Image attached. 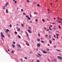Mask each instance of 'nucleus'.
<instances>
[{"mask_svg": "<svg viewBox=\"0 0 62 62\" xmlns=\"http://www.w3.org/2000/svg\"><path fill=\"white\" fill-rule=\"evenodd\" d=\"M50 4H51V5H53V3H51Z\"/></svg>", "mask_w": 62, "mask_h": 62, "instance_id": "49530a36", "label": "nucleus"}, {"mask_svg": "<svg viewBox=\"0 0 62 62\" xmlns=\"http://www.w3.org/2000/svg\"><path fill=\"white\" fill-rule=\"evenodd\" d=\"M37 40L38 41H40V39H37Z\"/></svg>", "mask_w": 62, "mask_h": 62, "instance_id": "aec40b11", "label": "nucleus"}, {"mask_svg": "<svg viewBox=\"0 0 62 62\" xmlns=\"http://www.w3.org/2000/svg\"><path fill=\"white\" fill-rule=\"evenodd\" d=\"M57 18L58 19V20H60V19L58 17Z\"/></svg>", "mask_w": 62, "mask_h": 62, "instance_id": "de8ad7c7", "label": "nucleus"}, {"mask_svg": "<svg viewBox=\"0 0 62 62\" xmlns=\"http://www.w3.org/2000/svg\"><path fill=\"white\" fill-rule=\"evenodd\" d=\"M58 27L60 29H61V27L60 26H59V25Z\"/></svg>", "mask_w": 62, "mask_h": 62, "instance_id": "6ab92c4d", "label": "nucleus"}, {"mask_svg": "<svg viewBox=\"0 0 62 62\" xmlns=\"http://www.w3.org/2000/svg\"><path fill=\"white\" fill-rule=\"evenodd\" d=\"M1 35H3V33H2V32H1Z\"/></svg>", "mask_w": 62, "mask_h": 62, "instance_id": "a19ab883", "label": "nucleus"}, {"mask_svg": "<svg viewBox=\"0 0 62 62\" xmlns=\"http://www.w3.org/2000/svg\"><path fill=\"white\" fill-rule=\"evenodd\" d=\"M23 15H26L25 14V13H23Z\"/></svg>", "mask_w": 62, "mask_h": 62, "instance_id": "3c124183", "label": "nucleus"}, {"mask_svg": "<svg viewBox=\"0 0 62 62\" xmlns=\"http://www.w3.org/2000/svg\"><path fill=\"white\" fill-rule=\"evenodd\" d=\"M54 38H55V37H56V36H55V35H54Z\"/></svg>", "mask_w": 62, "mask_h": 62, "instance_id": "864d4df0", "label": "nucleus"}, {"mask_svg": "<svg viewBox=\"0 0 62 62\" xmlns=\"http://www.w3.org/2000/svg\"><path fill=\"white\" fill-rule=\"evenodd\" d=\"M49 29L51 31V30H52L51 29V28H50V27L49 28Z\"/></svg>", "mask_w": 62, "mask_h": 62, "instance_id": "c9c22d12", "label": "nucleus"}, {"mask_svg": "<svg viewBox=\"0 0 62 62\" xmlns=\"http://www.w3.org/2000/svg\"><path fill=\"white\" fill-rule=\"evenodd\" d=\"M12 25H11V24H10L9 25V26H10V27H11V26H12Z\"/></svg>", "mask_w": 62, "mask_h": 62, "instance_id": "b1692460", "label": "nucleus"}, {"mask_svg": "<svg viewBox=\"0 0 62 62\" xmlns=\"http://www.w3.org/2000/svg\"><path fill=\"white\" fill-rule=\"evenodd\" d=\"M51 23L52 24H55V23Z\"/></svg>", "mask_w": 62, "mask_h": 62, "instance_id": "473e14b6", "label": "nucleus"}, {"mask_svg": "<svg viewBox=\"0 0 62 62\" xmlns=\"http://www.w3.org/2000/svg\"><path fill=\"white\" fill-rule=\"evenodd\" d=\"M42 21H43V22H44V20L43 19H42Z\"/></svg>", "mask_w": 62, "mask_h": 62, "instance_id": "c03bdc74", "label": "nucleus"}, {"mask_svg": "<svg viewBox=\"0 0 62 62\" xmlns=\"http://www.w3.org/2000/svg\"><path fill=\"white\" fill-rule=\"evenodd\" d=\"M25 32V33L26 34V35L28 37V33H27V32Z\"/></svg>", "mask_w": 62, "mask_h": 62, "instance_id": "423d86ee", "label": "nucleus"}, {"mask_svg": "<svg viewBox=\"0 0 62 62\" xmlns=\"http://www.w3.org/2000/svg\"><path fill=\"white\" fill-rule=\"evenodd\" d=\"M3 9H5V7L3 6Z\"/></svg>", "mask_w": 62, "mask_h": 62, "instance_id": "dca6fc26", "label": "nucleus"}, {"mask_svg": "<svg viewBox=\"0 0 62 62\" xmlns=\"http://www.w3.org/2000/svg\"><path fill=\"white\" fill-rule=\"evenodd\" d=\"M8 31H9L8 29H7L6 30L5 32L6 33H8Z\"/></svg>", "mask_w": 62, "mask_h": 62, "instance_id": "7ed1b4c3", "label": "nucleus"}, {"mask_svg": "<svg viewBox=\"0 0 62 62\" xmlns=\"http://www.w3.org/2000/svg\"><path fill=\"white\" fill-rule=\"evenodd\" d=\"M12 46L13 47V48H14V47H15V46H14V45L12 44Z\"/></svg>", "mask_w": 62, "mask_h": 62, "instance_id": "1a4fd4ad", "label": "nucleus"}, {"mask_svg": "<svg viewBox=\"0 0 62 62\" xmlns=\"http://www.w3.org/2000/svg\"><path fill=\"white\" fill-rule=\"evenodd\" d=\"M17 46L18 47V48H21V46L20 45H17Z\"/></svg>", "mask_w": 62, "mask_h": 62, "instance_id": "f03ea898", "label": "nucleus"}, {"mask_svg": "<svg viewBox=\"0 0 62 62\" xmlns=\"http://www.w3.org/2000/svg\"><path fill=\"white\" fill-rule=\"evenodd\" d=\"M51 37L52 36L51 35H50L49 36V38H51Z\"/></svg>", "mask_w": 62, "mask_h": 62, "instance_id": "a211bd4d", "label": "nucleus"}, {"mask_svg": "<svg viewBox=\"0 0 62 62\" xmlns=\"http://www.w3.org/2000/svg\"><path fill=\"white\" fill-rule=\"evenodd\" d=\"M43 53L44 54H47V52H46V51H43Z\"/></svg>", "mask_w": 62, "mask_h": 62, "instance_id": "20e7f679", "label": "nucleus"}, {"mask_svg": "<svg viewBox=\"0 0 62 62\" xmlns=\"http://www.w3.org/2000/svg\"><path fill=\"white\" fill-rule=\"evenodd\" d=\"M17 32H15V34H17Z\"/></svg>", "mask_w": 62, "mask_h": 62, "instance_id": "cd10ccee", "label": "nucleus"}, {"mask_svg": "<svg viewBox=\"0 0 62 62\" xmlns=\"http://www.w3.org/2000/svg\"><path fill=\"white\" fill-rule=\"evenodd\" d=\"M19 49H17V51H19Z\"/></svg>", "mask_w": 62, "mask_h": 62, "instance_id": "e2e57ef3", "label": "nucleus"}, {"mask_svg": "<svg viewBox=\"0 0 62 62\" xmlns=\"http://www.w3.org/2000/svg\"><path fill=\"white\" fill-rule=\"evenodd\" d=\"M56 35H57V36H59V34H56Z\"/></svg>", "mask_w": 62, "mask_h": 62, "instance_id": "79ce46f5", "label": "nucleus"}, {"mask_svg": "<svg viewBox=\"0 0 62 62\" xmlns=\"http://www.w3.org/2000/svg\"><path fill=\"white\" fill-rule=\"evenodd\" d=\"M53 30H55V28L54 27V28H53Z\"/></svg>", "mask_w": 62, "mask_h": 62, "instance_id": "a18cd8bd", "label": "nucleus"}, {"mask_svg": "<svg viewBox=\"0 0 62 62\" xmlns=\"http://www.w3.org/2000/svg\"><path fill=\"white\" fill-rule=\"evenodd\" d=\"M24 58L25 59H27V57H25Z\"/></svg>", "mask_w": 62, "mask_h": 62, "instance_id": "5701e85b", "label": "nucleus"}, {"mask_svg": "<svg viewBox=\"0 0 62 62\" xmlns=\"http://www.w3.org/2000/svg\"><path fill=\"white\" fill-rule=\"evenodd\" d=\"M26 45H27V46H29V44H28L27 43H26Z\"/></svg>", "mask_w": 62, "mask_h": 62, "instance_id": "ddd939ff", "label": "nucleus"}, {"mask_svg": "<svg viewBox=\"0 0 62 62\" xmlns=\"http://www.w3.org/2000/svg\"><path fill=\"white\" fill-rule=\"evenodd\" d=\"M18 31H20V28H18L17 29Z\"/></svg>", "mask_w": 62, "mask_h": 62, "instance_id": "2eb2a0df", "label": "nucleus"}, {"mask_svg": "<svg viewBox=\"0 0 62 62\" xmlns=\"http://www.w3.org/2000/svg\"><path fill=\"white\" fill-rule=\"evenodd\" d=\"M38 7H39V4H38L37 5Z\"/></svg>", "mask_w": 62, "mask_h": 62, "instance_id": "4c0bfd02", "label": "nucleus"}, {"mask_svg": "<svg viewBox=\"0 0 62 62\" xmlns=\"http://www.w3.org/2000/svg\"><path fill=\"white\" fill-rule=\"evenodd\" d=\"M54 61H55V62H56V59H54Z\"/></svg>", "mask_w": 62, "mask_h": 62, "instance_id": "4be33fe9", "label": "nucleus"}, {"mask_svg": "<svg viewBox=\"0 0 62 62\" xmlns=\"http://www.w3.org/2000/svg\"><path fill=\"white\" fill-rule=\"evenodd\" d=\"M18 37H19V38H21V36H19V35H18Z\"/></svg>", "mask_w": 62, "mask_h": 62, "instance_id": "f3484780", "label": "nucleus"}, {"mask_svg": "<svg viewBox=\"0 0 62 62\" xmlns=\"http://www.w3.org/2000/svg\"><path fill=\"white\" fill-rule=\"evenodd\" d=\"M53 40H55V39H52Z\"/></svg>", "mask_w": 62, "mask_h": 62, "instance_id": "5fc2aeb1", "label": "nucleus"}, {"mask_svg": "<svg viewBox=\"0 0 62 62\" xmlns=\"http://www.w3.org/2000/svg\"><path fill=\"white\" fill-rule=\"evenodd\" d=\"M57 57L58 58H59V59H62V57H61L60 56H58Z\"/></svg>", "mask_w": 62, "mask_h": 62, "instance_id": "f257e3e1", "label": "nucleus"}, {"mask_svg": "<svg viewBox=\"0 0 62 62\" xmlns=\"http://www.w3.org/2000/svg\"><path fill=\"white\" fill-rule=\"evenodd\" d=\"M10 18H12V16H10Z\"/></svg>", "mask_w": 62, "mask_h": 62, "instance_id": "052dcab7", "label": "nucleus"}, {"mask_svg": "<svg viewBox=\"0 0 62 62\" xmlns=\"http://www.w3.org/2000/svg\"><path fill=\"white\" fill-rule=\"evenodd\" d=\"M35 21H36V22H38V19H36L35 20Z\"/></svg>", "mask_w": 62, "mask_h": 62, "instance_id": "72a5a7b5", "label": "nucleus"}, {"mask_svg": "<svg viewBox=\"0 0 62 62\" xmlns=\"http://www.w3.org/2000/svg\"><path fill=\"white\" fill-rule=\"evenodd\" d=\"M60 20L61 21H62V19H60Z\"/></svg>", "mask_w": 62, "mask_h": 62, "instance_id": "774afa93", "label": "nucleus"}, {"mask_svg": "<svg viewBox=\"0 0 62 62\" xmlns=\"http://www.w3.org/2000/svg\"><path fill=\"white\" fill-rule=\"evenodd\" d=\"M56 38L57 39H58V36H57L56 37Z\"/></svg>", "mask_w": 62, "mask_h": 62, "instance_id": "e433bc0d", "label": "nucleus"}, {"mask_svg": "<svg viewBox=\"0 0 62 62\" xmlns=\"http://www.w3.org/2000/svg\"><path fill=\"white\" fill-rule=\"evenodd\" d=\"M21 10V11H23V9H22Z\"/></svg>", "mask_w": 62, "mask_h": 62, "instance_id": "603ef678", "label": "nucleus"}, {"mask_svg": "<svg viewBox=\"0 0 62 62\" xmlns=\"http://www.w3.org/2000/svg\"><path fill=\"white\" fill-rule=\"evenodd\" d=\"M29 53L30 54H32V53H33V52H30Z\"/></svg>", "mask_w": 62, "mask_h": 62, "instance_id": "9b49d317", "label": "nucleus"}, {"mask_svg": "<svg viewBox=\"0 0 62 62\" xmlns=\"http://www.w3.org/2000/svg\"><path fill=\"white\" fill-rule=\"evenodd\" d=\"M37 62H39V60H37Z\"/></svg>", "mask_w": 62, "mask_h": 62, "instance_id": "58836bf2", "label": "nucleus"}, {"mask_svg": "<svg viewBox=\"0 0 62 62\" xmlns=\"http://www.w3.org/2000/svg\"><path fill=\"white\" fill-rule=\"evenodd\" d=\"M7 50H8V52H9V51H10V50H9V49H7Z\"/></svg>", "mask_w": 62, "mask_h": 62, "instance_id": "37998d69", "label": "nucleus"}, {"mask_svg": "<svg viewBox=\"0 0 62 62\" xmlns=\"http://www.w3.org/2000/svg\"><path fill=\"white\" fill-rule=\"evenodd\" d=\"M1 37H3V38H4V36L3 35H1Z\"/></svg>", "mask_w": 62, "mask_h": 62, "instance_id": "f8f14e48", "label": "nucleus"}, {"mask_svg": "<svg viewBox=\"0 0 62 62\" xmlns=\"http://www.w3.org/2000/svg\"><path fill=\"white\" fill-rule=\"evenodd\" d=\"M26 17H28V16H27V15H26Z\"/></svg>", "mask_w": 62, "mask_h": 62, "instance_id": "0e129e2a", "label": "nucleus"}, {"mask_svg": "<svg viewBox=\"0 0 62 62\" xmlns=\"http://www.w3.org/2000/svg\"><path fill=\"white\" fill-rule=\"evenodd\" d=\"M37 14V13L36 12H34V14L35 15V14Z\"/></svg>", "mask_w": 62, "mask_h": 62, "instance_id": "ea45409f", "label": "nucleus"}, {"mask_svg": "<svg viewBox=\"0 0 62 62\" xmlns=\"http://www.w3.org/2000/svg\"><path fill=\"white\" fill-rule=\"evenodd\" d=\"M13 44H15V42H13Z\"/></svg>", "mask_w": 62, "mask_h": 62, "instance_id": "7c9ffc66", "label": "nucleus"}, {"mask_svg": "<svg viewBox=\"0 0 62 62\" xmlns=\"http://www.w3.org/2000/svg\"><path fill=\"white\" fill-rule=\"evenodd\" d=\"M7 6V4H5V6Z\"/></svg>", "mask_w": 62, "mask_h": 62, "instance_id": "338daca9", "label": "nucleus"}, {"mask_svg": "<svg viewBox=\"0 0 62 62\" xmlns=\"http://www.w3.org/2000/svg\"><path fill=\"white\" fill-rule=\"evenodd\" d=\"M47 10L48 11H49V12H50V10H49V8H48L47 9Z\"/></svg>", "mask_w": 62, "mask_h": 62, "instance_id": "bb28decb", "label": "nucleus"}, {"mask_svg": "<svg viewBox=\"0 0 62 62\" xmlns=\"http://www.w3.org/2000/svg\"><path fill=\"white\" fill-rule=\"evenodd\" d=\"M11 53L12 54H14V52H13V51H12L11 52Z\"/></svg>", "mask_w": 62, "mask_h": 62, "instance_id": "412c9836", "label": "nucleus"}, {"mask_svg": "<svg viewBox=\"0 0 62 62\" xmlns=\"http://www.w3.org/2000/svg\"><path fill=\"white\" fill-rule=\"evenodd\" d=\"M21 26H22V27H23V26H24L23 24H21Z\"/></svg>", "mask_w": 62, "mask_h": 62, "instance_id": "4468645a", "label": "nucleus"}, {"mask_svg": "<svg viewBox=\"0 0 62 62\" xmlns=\"http://www.w3.org/2000/svg\"><path fill=\"white\" fill-rule=\"evenodd\" d=\"M41 42H42V43H43V42H44L43 41H41Z\"/></svg>", "mask_w": 62, "mask_h": 62, "instance_id": "c85d7f7f", "label": "nucleus"}, {"mask_svg": "<svg viewBox=\"0 0 62 62\" xmlns=\"http://www.w3.org/2000/svg\"><path fill=\"white\" fill-rule=\"evenodd\" d=\"M28 32H29V33H31V32L29 30H28Z\"/></svg>", "mask_w": 62, "mask_h": 62, "instance_id": "0eeeda50", "label": "nucleus"}, {"mask_svg": "<svg viewBox=\"0 0 62 62\" xmlns=\"http://www.w3.org/2000/svg\"><path fill=\"white\" fill-rule=\"evenodd\" d=\"M8 37H9V36H10L9 34H8Z\"/></svg>", "mask_w": 62, "mask_h": 62, "instance_id": "6e6d98bb", "label": "nucleus"}, {"mask_svg": "<svg viewBox=\"0 0 62 62\" xmlns=\"http://www.w3.org/2000/svg\"><path fill=\"white\" fill-rule=\"evenodd\" d=\"M49 41V43H50V44H51V43H52V41H51V40H50Z\"/></svg>", "mask_w": 62, "mask_h": 62, "instance_id": "6e6552de", "label": "nucleus"}, {"mask_svg": "<svg viewBox=\"0 0 62 62\" xmlns=\"http://www.w3.org/2000/svg\"><path fill=\"white\" fill-rule=\"evenodd\" d=\"M29 29H31V27H30V26H29Z\"/></svg>", "mask_w": 62, "mask_h": 62, "instance_id": "a878e982", "label": "nucleus"}, {"mask_svg": "<svg viewBox=\"0 0 62 62\" xmlns=\"http://www.w3.org/2000/svg\"><path fill=\"white\" fill-rule=\"evenodd\" d=\"M16 0H15V3H16Z\"/></svg>", "mask_w": 62, "mask_h": 62, "instance_id": "8fccbe9b", "label": "nucleus"}, {"mask_svg": "<svg viewBox=\"0 0 62 62\" xmlns=\"http://www.w3.org/2000/svg\"><path fill=\"white\" fill-rule=\"evenodd\" d=\"M6 4H7V5H8V2L7 3H6Z\"/></svg>", "mask_w": 62, "mask_h": 62, "instance_id": "69168bd1", "label": "nucleus"}, {"mask_svg": "<svg viewBox=\"0 0 62 62\" xmlns=\"http://www.w3.org/2000/svg\"><path fill=\"white\" fill-rule=\"evenodd\" d=\"M38 55L40 56H41V55H40V54H39Z\"/></svg>", "mask_w": 62, "mask_h": 62, "instance_id": "2f4dec72", "label": "nucleus"}, {"mask_svg": "<svg viewBox=\"0 0 62 62\" xmlns=\"http://www.w3.org/2000/svg\"><path fill=\"white\" fill-rule=\"evenodd\" d=\"M36 55V56H37V57H38V55Z\"/></svg>", "mask_w": 62, "mask_h": 62, "instance_id": "bf43d9fd", "label": "nucleus"}, {"mask_svg": "<svg viewBox=\"0 0 62 62\" xmlns=\"http://www.w3.org/2000/svg\"><path fill=\"white\" fill-rule=\"evenodd\" d=\"M22 60H23V59H20V61H22Z\"/></svg>", "mask_w": 62, "mask_h": 62, "instance_id": "680f3d73", "label": "nucleus"}, {"mask_svg": "<svg viewBox=\"0 0 62 62\" xmlns=\"http://www.w3.org/2000/svg\"><path fill=\"white\" fill-rule=\"evenodd\" d=\"M28 19L29 20H30V19H31L29 17H28Z\"/></svg>", "mask_w": 62, "mask_h": 62, "instance_id": "393cba45", "label": "nucleus"}, {"mask_svg": "<svg viewBox=\"0 0 62 62\" xmlns=\"http://www.w3.org/2000/svg\"><path fill=\"white\" fill-rule=\"evenodd\" d=\"M57 22H59V20H57Z\"/></svg>", "mask_w": 62, "mask_h": 62, "instance_id": "13d9d810", "label": "nucleus"}, {"mask_svg": "<svg viewBox=\"0 0 62 62\" xmlns=\"http://www.w3.org/2000/svg\"><path fill=\"white\" fill-rule=\"evenodd\" d=\"M46 49H47V50L48 51H49V49H48V48H46Z\"/></svg>", "mask_w": 62, "mask_h": 62, "instance_id": "09e8293b", "label": "nucleus"}, {"mask_svg": "<svg viewBox=\"0 0 62 62\" xmlns=\"http://www.w3.org/2000/svg\"><path fill=\"white\" fill-rule=\"evenodd\" d=\"M6 13H8V9H7L6 10Z\"/></svg>", "mask_w": 62, "mask_h": 62, "instance_id": "9d476101", "label": "nucleus"}, {"mask_svg": "<svg viewBox=\"0 0 62 62\" xmlns=\"http://www.w3.org/2000/svg\"><path fill=\"white\" fill-rule=\"evenodd\" d=\"M57 50L58 51V52H60V50H58V49H57Z\"/></svg>", "mask_w": 62, "mask_h": 62, "instance_id": "c756f323", "label": "nucleus"}, {"mask_svg": "<svg viewBox=\"0 0 62 62\" xmlns=\"http://www.w3.org/2000/svg\"><path fill=\"white\" fill-rule=\"evenodd\" d=\"M37 46L38 47H39V46H40V44L39 43L37 44Z\"/></svg>", "mask_w": 62, "mask_h": 62, "instance_id": "39448f33", "label": "nucleus"}, {"mask_svg": "<svg viewBox=\"0 0 62 62\" xmlns=\"http://www.w3.org/2000/svg\"><path fill=\"white\" fill-rule=\"evenodd\" d=\"M49 30L48 29V30H46V31H49Z\"/></svg>", "mask_w": 62, "mask_h": 62, "instance_id": "4d7b16f0", "label": "nucleus"}, {"mask_svg": "<svg viewBox=\"0 0 62 62\" xmlns=\"http://www.w3.org/2000/svg\"><path fill=\"white\" fill-rule=\"evenodd\" d=\"M54 48H56V46H54Z\"/></svg>", "mask_w": 62, "mask_h": 62, "instance_id": "f704fd0d", "label": "nucleus"}]
</instances>
